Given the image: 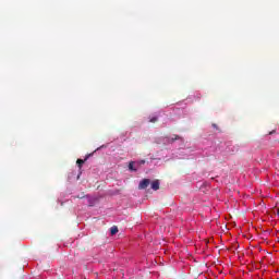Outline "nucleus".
Returning <instances> with one entry per match:
<instances>
[{
	"instance_id": "obj_7",
	"label": "nucleus",
	"mask_w": 279,
	"mask_h": 279,
	"mask_svg": "<svg viewBox=\"0 0 279 279\" xmlns=\"http://www.w3.org/2000/svg\"><path fill=\"white\" fill-rule=\"evenodd\" d=\"M156 121H158V118H156V117L150 119V123H156Z\"/></svg>"
},
{
	"instance_id": "obj_4",
	"label": "nucleus",
	"mask_w": 279,
	"mask_h": 279,
	"mask_svg": "<svg viewBox=\"0 0 279 279\" xmlns=\"http://www.w3.org/2000/svg\"><path fill=\"white\" fill-rule=\"evenodd\" d=\"M119 232V229L117 227L111 228V234H117Z\"/></svg>"
},
{
	"instance_id": "obj_3",
	"label": "nucleus",
	"mask_w": 279,
	"mask_h": 279,
	"mask_svg": "<svg viewBox=\"0 0 279 279\" xmlns=\"http://www.w3.org/2000/svg\"><path fill=\"white\" fill-rule=\"evenodd\" d=\"M151 189L153 191H158V189H160V182L158 180L154 181L151 183Z\"/></svg>"
},
{
	"instance_id": "obj_1",
	"label": "nucleus",
	"mask_w": 279,
	"mask_h": 279,
	"mask_svg": "<svg viewBox=\"0 0 279 279\" xmlns=\"http://www.w3.org/2000/svg\"><path fill=\"white\" fill-rule=\"evenodd\" d=\"M149 179H144L140 182L138 189H147L149 186Z\"/></svg>"
},
{
	"instance_id": "obj_5",
	"label": "nucleus",
	"mask_w": 279,
	"mask_h": 279,
	"mask_svg": "<svg viewBox=\"0 0 279 279\" xmlns=\"http://www.w3.org/2000/svg\"><path fill=\"white\" fill-rule=\"evenodd\" d=\"M77 165H78V167H80V169H82V165H84V160H82V159H77Z\"/></svg>"
},
{
	"instance_id": "obj_6",
	"label": "nucleus",
	"mask_w": 279,
	"mask_h": 279,
	"mask_svg": "<svg viewBox=\"0 0 279 279\" xmlns=\"http://www.w3.org/2000/svg\"><path fill=\"white\" fill-rule=\"evenodd\" d=\"M178 138H180V136H178V135H173V137H171L170 143H173V141H178Z\"/></svg>"
},
{
	"instance_id": "obj_2",
	"label": "nucleus",
	"mask_w": 279,
	"mask_h": 279,
	"mask_svg": "<svg viewBox=\"0 0 279 279\" xmlns=\"http://www.w3.org/2000/svg\"><path fill=\"white\" fill-rule=\"evenodd\" d=\"M129 169H130L131 171H136V169H138V162H136V161H131V162L129 163Z\"/></svg>"
}]
</instances>
